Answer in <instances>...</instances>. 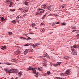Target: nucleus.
I'll return each mask as SVG.
<instances>
[{
    "instance_id": "obj_29",
    "label": "nucleus",
    "mask_w": 79,
    "mask_h": 79,
    "mask_svg": "<svg viewBox=\"0 0 79 79\" xmlns=\"http://www.w3.org/2000/svg\"><path fill=\"white\" fill-rule=\"evenodd\" d=\"M29 45H30V46H32L33 47V45H34V44H29Z\"/></svg>"
},
{
    "instance_id": "obj_2",
    "label": "nucleus",
    "mask_w": 79,
    "mask_h": 79,
    "mask_svg": "<svg viewBox=\"0 0 79 79\" xmlns=\"http://www.w3.org/2000/svg\"><path fill=\"white\" fill-rule=\"evenodd\" d=\"M71 50L72 51V53L73 54V55H77V52L75 51L74 49H73V48H71Z\"/></svg>"
},
{
    "instance_id": "obj_39",
    "label": "nucleus",
    "mask_w": 79,
    "mask_h": 79,
    "mask_svg": "<svg viewBox=\"0 0 79 79\" xmlns=\"http://www.w3.org/2000/svg\"><path fill=\"white\" fill-rule=\"evenodd\" d=\"M23 16H27V14H25L23 15Z\"/></svg>"
},
{
    "instance_id": "obj_10",
    "label": "nucleus",
    "mask_w": 79,
    "mask_h": 79,
    "mask_svg": "<svg viewBox=\"0 0 79 79\" xmlns=\"http://www.w3.org/2000/svg\"><path fill=\"white\" fill-rule=\"evenodd\" d=\"M77 48V45L76 44H75L73 45V46L71 48H73V49H74V48Z\"/></svg>"
},
{
    "instance_id": "obj_40",
    "label": "nucleus",
    "mask_w": 79,
    "mask_h": 79,
    "mask_svg": "<svg viewBox=\"0 0 79 79\" xmlns=\"http://www.w3.org/2000/svg\"><path fill=\"white\" fill-rule=\"evenodd\" d=\"M19 10H21H21H23V9H22V8H19Z\"/></svg>"
},
{
    "instance_id": "obj_44",
    "label": "nucleus",
    "mask_w": 79,
    "mask_h": 79,
    "mask_svg": "<svg viewBox=\"0 0 79 79\" xmlns=\"http://www.w3.org/2000/svg\"><path fill=\"white\" fill-rule=\"evenodd\" d=\"M12 4H13V3H12V2H10V5H12Z\"/></svg>"
},
{
    "instance_id": "obj_24",
    "label": "nucleus",
    "mask_w": 79,
    "mask_h": 79,
    "mask_svg": "<svg viewBox=\"0 0 79 79\" xmlns=\"http://www.w3.org/2000/svg\"><path fill=\"white\" fill-rule=\"evenodd\" d=\"M57 63H58L57 64V65H59V66H60V64H61V62H58Z\"/></svg>"
},
{
    "instance_id": "obj_12",
    "label": "nucleus",
    "mask_w": 79,
    "mask_h": 79,
    "mask_svg": "<svg viewBox=\"0 0 79 79\" xmlns=\"http://www.w3.org/2000/svg\"><path fill=\"white\" fill-rule=\"evenodd\" d=\"M15 47H18L19 48H23L22 46H21V47H19V46L18 44L16 45H15Z\"/></svg>"
},
{
    "instance_id": "obj_30",
    "label": "nucleus",
    "mask_w": 79,
    "mask_h": 79,
    "mask_svg": "<svg viewBox=\"0 0 79 79\" xmlns=\"http://www.w3.org/2000/svg\"><path fill=\"white\" fill-rule=\"evenodd\" d=\"M2 48H4V49H6V46H2Z\"/></svg>"
},
{
    "instance_id": "obj_47",
    "label": "nucleus",
    "mask_w": 79,
    "mask_h": 79,
    "mask_svg": "<svg viewBox=\"0 0 79 79\" xmlns=\"http://www.w3.org/2000/svg\"><path fill=\"white\" fill-rule=\"evenodd\" d=\"M56 24H60V22H57Z\"/></svg>"
},
{
    "instance_id": "obj_36",
    "label": "nucleus",
    "mask_w": 79,
    "mask_h": 79,
    "mask_svg": "<svg viewBox=\"0 0 79 79\" xmlns=\"http://www.w3.org/2000/svg\"><path fill=\"white\" fill-rule=\"evenodd\" d=\"M29 45V44H26L24 46V47H27V46H28Z\"/></svg>"
},
{
    "instance_id": "obj_42",
    "label": "nucleus",
    "mask_w": 79,
    "mask_h": 79,
    "mask_svg": "<svg viewBox=\"0 0 79 79\" xmlns=\"http://www.w3.org/2000/svg\"><path fill=\"white\" fill-rule=\"evenodd\" d=\"M41 25H45V23H41Z\"/></svg>"
},
{
    "instance_id": "obj_1",
    "label": "nucleus",
    "mask_w": 79,
    "mask_h": 79,
    "mask_svg": "<svg viewBox=\"0 0 79 79\" xmlns=\"http://www.w3.org/2000/svg\"><path fill=\"white\" fill-rule=\"evenodd\" d=\"M28 70H31V69H32L34 74H36L37 75H38V74H39V73H38L37 72H36V70L33 68L31 69V68H28Z\"/></svg>"
},
{
    "instance_id": "obj_54",
    "label": "nucleus",
    "mask_w": 79,
    "mask_h": 79,
    "mask_svg": "<svg viewBox=\"0 0 79 79\" xmlns=\"http://www.w3.org/2000/svg\"><path fill=\"white\" fill-rule=\"evenodd\" d=\"M20 18H23V17L20 16Z\"/></svg>"
},
{
    "instance_id": "obj_37",
    "label": "nucleus",
    "mask_w": 79,
    "mask_h": 79,
    "mask_svg": "<svg viewBox=\"0 0 79 79\" xmlns=\"http://www.w3.org/2000/svg\"><path fill=\"white\" fill-rule=\"evenodd\" d=\"M16 22H17V23H19V21H18V19H16Z\"/></svg>"
},
{
    "instance_id": "obj_49",
    "label": "nucleus",
    "mask_w": 79,
    "mask_h": 79,
    "mask_svg": "<svg viewBox=\"0 0 79 79\" xmlns=\"http://www.w3.org/2000/svg\"><path fill=\"white\" fill-rule=\"evenodd\" d=\"M30 34H34V33H32V32L30 33Z\"/></svg>"
},
{
    "instance_id": "obj_5",
    "label": "nucleus",
    "mask_w": 79,
    "mask_h": 79,
    "mask_svg": "<svg viewBox=\"0 0 79 79\" xmlns=\"http://www.w3.org/2000/svg\"><path fill=\"white\" fill-rule=\"evenodd\" d=\"M52 7V6H49L48 7L46 8L45 9L46 11H48V10H51V8Z\"/></svg>"
},
{
    "instance_id": "obj_15",
    "label": "nucleus",
    "mask_w": 79,
    "mask_h": 79,
    "mask_svg": "<svg viewBox=\"0 0 79 79\" xmlns=\"http://www.w3.org/2000/svg\"><path fill=\"white\" fill-rule=\"evenodd\" d=\"M38 45L37 44H34L33 45V48H34L35 47H36V46H37Z\"/></svg>"
},
{
    "instance_id": "obj_16",
    "label": "nucleus",
    "mask_w": 79,
    "mask_h": 79,
    "mask_svg": "<svg viewBox=\"0 0 79 79\" xmlns=\"http://www.w3.org/2000/svg\"><path fill=\"white\" fill-rule=\"evenodd\" d=\"M38 69L39 71H43V68H38Z\"/></svg>"
},
{
    "instance_id": "obj_13",
    "label": "nucleus",
    "mask_w": 79,
    "mask_h": 79,
    "mask_svg": "<svg viewBox=\"0 0 79 79\" xmlns=\"http://www.w3.org/2000/svg\"><path fill=\"white\" fill-rule=\"evenodd\" d=\"M64 58L65 59H66V60H68L69 59H70V58L68 57L67 56H65V57H64Z\"/></svg>"
},
{
    "instance_id": "obj_17",
    "label": "nucleus",
    "mask_w": 79,
    "mask_h": 79,
    "mask_svg": "<svg viewBox=\"0 0 79 79\" xmlns=\"http://www.w3.org/2000/svg\"><path fill=\"white\" fill-rule=\"evenodd\" d=\"M11 23H13V24H16V21H15V20H13L12 21H11Z\"/></svg>"
},
{
    "instance_id": "obj_35",
    "label": "nucleus",
    "mask_w": 79,
    "mask_h": 79,
    "mask_svg": "<svg viewBox=\"0 0 79 79\" xmlns=\"http://www.w3.org/2000/svg\"><path fill=\"white\" fill-rule=\"evenodd\" d=\"M28 34V33L23 34V35H26V36H27V35Z\"/></svg>"
},
{
    "instance_id": "obj_20",
    "label": "nucleus",
    "mask_w": 79,
    "mask_h": 79,
    "mask_svg": "<svg viewBox=\"0 0 79 79\" xmlns=\"http://www.w3.org/2000/svg\"><path fill=\"white\" fill-rule=\"evenodd\" d=\"M47 74H48V75H50V74H51L50 72V71L47 72Z\"/></svg>"
},
{
    "instance_id": "obj_6",
    "label": "nucleus",
    "mask_w": 79,
    "mask_h": 79,
    "mask_svg": "<svg viewBox=\"0 0 79 79\" xmlns=\"http://www.w3.org/2000/svg\"><path fill=\"white\" fill-rule=\"evenodd\" d=\"M38 10L39 11L38 12H39V13H44L45 11L44 10L42 9H38Z\"/></svg>"
},
{
    "instance_id": "obj_22",
    "label": "nucleus",
    "mask_w": 79,
    "mask_h": 79,
    "mask_svg": "<svg viewBox=\"0 0 79 79\" xmlns=\"http://www.w3.org/2000/svg\"><path fill=\"white\" fill-rule=\"evenodd\" d=\"M6 3H10V1L8 0H7L6 1Z\"/></svg>"
},
{
    "instance_id": "obj_32",
    "label": "nucleus",
    "mask_w": 79,
    "mask_h": 79,
    "mask_svg": "<svg viewBox=\"0 0 79 79\" xmlns=\"http://www.w3.org/2000/svg\"><path fill=\"white\" fill-rule=\"evenodd\" d=\"M20 39H26V38H23V37H20Z\"/></svg>"
},
{
    "instance_id": "obj_58",
    "label": "nucleus",
    "mask_w": 79,
    "mask_h": 79,
    "mask_svg": "<svg viewBox=\"0 0 79 79\" xmlns=\"http://www.w3.org/2000/svg\"><path fill=\"white\" fill-rule=\"evenodd\" d=\"M29 52H32V51H29Z\"/></svg>"
},
{
    "instance_id": "obj_7",
    "label": "nucleus",
    "mask_w": 79,
    "mask_h": 79,
    "mask_svg": "<svg viewBox=\"0 0 79 79\" xmlns=\"http://www.w3.org/2000/svg\"><path fill=\"white\" fill-rule=\"evenodd\" d=\"M21 53V51L20 50L18 49L16 52V54L17 55H19Z\"/></svg>"
},
{
    "instance_id": "obj_52",
    "label": "nucleus",
    "mask_w": 79,
    "mask_h": 79,
    "mask_svg": "<svg viewBox=\"0 0 79 79\" xmlns=\"http://www.w3.org/2000/svg\"><path fill=\"white\" fill-rule=\"evenodd\" d=\"M28 50H29V49H27L26 50V51L27 52V51H28Z\"/></svg>"
},
{
    "instance_id": "obj_61",
    "label": "nucleus",
    "mask_w": 79,
    "mask_h": 79,
    "mask_svg": "<svg viewBox=\"0 0 79 79\" xmlns=\"http://www.w3.org/2000/svg\"><path fill=\"white\" fill-rule=\"evenodd\" d=\"M6 18H5V19H4V20H5V19H6Z\"/></svg>"
},
{
    "instance_id": "obj_28",
    "label": "nucleus",
    "mask_w": 79,
    "mask_h": 79,
    "mask_svg": "<svg viewBox=\"0 0 79 79\" xmlns=\"http://www.w3.org/2000/svg\"><path fill=\"white\" fill-rule=\"evenodd\" d=\"M65 5V4H64L62 6V8H64V6Z\"/></svg>"
},
{
    "instance_id": "obj_53",
    "label": "nucleus",
    "mask_w": 79,
    "mask_h": 79,
    "mask_svg": "<svg viewBox=\"0 0 79 79\" xmlns=\"http://www.w3.org/2000/svg\"><path fill=\"white\" fill-rule=\"evenodd\" d=\"M53 32H51L50 33V34H52Z\"/></svg>"
},
{
    "instance_id": "obj_3",
    "label": "nucleus",
    "mask_w": 79,
    "mask_h": 79,
    "mask_svg": "<svg viewBox=\"0 0 79 79\" xmlns=\"http://www.w3.org/2000/svg\"><path fill=\"white\" fill-rule=\"evenodd\" d=\"M23 10L24 13H26V12H27V11H28V8L27 7L23 8Z\"/></svg>"
},
{
    "instance_id": "obj_27",
    "label": "nucleus",
    "mask_w": 79,
    "mask_h": 79,
    "mask_svg": "<svg viewBox=\"0 0 79 79\" xmlns=\"http://www.w3.org/2000/svg\"><path fill=\"white\" fill-rule=\"evenodd\" d=\"M45 16H46V15H44L43 16V17H42V19H44V18H45Z\"/></svg>"
},
{
    "instance_id": "obj_8",
    "label": "nucleus",
    "mask_w": 79,
    "mask_h": 79,
    "mask_svg": "<svg viewBox=\"0 0 79 79\" xmlns=\"http://www.w3.org/2000/svg\"><path fill=\"white\" fill-rule=\"evenodd\" d=\"M18 72V71L16 69H13L12 73H16Z\"/></svg>"
},
{
    "instance_id": "obj_45",
    "label": "nucleus",
    "mask_w": 79,
    "mask_h": 79,
    "mask_svg": "<svg viewBox=\"0 0 79 79\" xmlns=\"http://www.w3.org/2000/svg\"><path fill=\"white\" fill-rule=\"evenodd\" d=\"M4 19V18H3V17H2V18H1V19H2V20Z\"/></svg>"
},
{
    "instance_id": "obj_26",
    "label": "nucleus",
    "mask_w": 79,
    "mask_h": 79,
    "mask_svg": "<svg viewBox=\"0 0 79 79\" xmlns=\"http://www.w3.org/2000/svg\"><path fill=\"white\" fill-rule=\"evenodd\" d=\"M61 24L62 26H63V25H65V24H66V23H62Z\"/></svg>"
},
{
    "instance_id": "obj_4",
    "label": "nucleus",
    "mask_w": 79,
    "mask_h": 79,
    "mask_svg": "<svg viewBox=\"0 0 79 79\" xmlns=\"http://www.w3.org/2000/svg\"><path fill=\"white\" fill-rule=\"evenodd\" d=\"M71 72L70 70H68L66 71V72L64 73V74L65 76H67V75H69V73Z\"/></svg>"
},
{
    "instance_id": "obj_41",
    "label": "nucleus",
    "mask_w": 79,
    "mask_h": 79,
    "mask_svg": "<svg viewBox=\"0 0 79 79\" xmlns=\"http://www.w3.org/2000/svg\"><path fill=\"white\" fill-rule=\"evenodd\" d=\"M57 79H64V78H57Z\"/></svg>"
},
{
    "instance_id": "obj_11",
    "label": "nucleus",
    "mask_w": 79,
    "mask_h": 79,
    "mask_svg": "<svg viewBox=\"0 0 79 79\" xmlns=\"http://www.w3.org/2000/svg\"><path fill=\"white\" fill-rule=\"evenodd\" d=\"M41 7L42 8H44L45 9L47 8V6L46 5H43L41 6Z\"/></svg>"
},
{
    "instance_id": "obj_48",
    "label": "nucleus",
    "mask_w": 79,
    "mask_h": 79,
    "mask_svg": "<svg viewBox=\"0 0 79 79\" xmlns=\"http://www.w3.org/2000/svg\"><path fill=\"white\" fill-rule=\"evenodd\" d=\"M55 16H58V15H55Z\"/></svg>"
},
{
    "instance_id": "obj_50",
    "label": "nucleus",
    "mask_w": 79,
    "mask_h": 79,
    "mask_svg": "<svg viewBox=\"0 0 79 79\" xmlns=\"http://www.w3.org/2000/svg\"><path fill=\"white\" fill-rule=\"evenodd\" d=\"M35 77H38V76H37V75H35Z\"/></svg>"
},
{
    "instance_id": "obj_46",
    "label": "nucleus",
    "mask_w": 79,
    "mask_h": 79,
    "mask_svg": "<svg viewBox=\"0 0 79 79\" xmlns=\"http://www.w3.org/2000/svg\"><path fill=\"white\" fill-rule=\"evenodd\" d=\"M77 47L78 48H79V44L77 45Z\"/></svg>"
},
{
    "instance_id": "obj_21",
    "label": "nucleus",
    "mask_w": 79,
    "mask_h": 79,
    "mask_svg": "<svg viewBox=\"0 0 79 79\" xmlns=\"http://www.w3.org/2000/svg\"><path fill=\"white\" fill-rule=\"evenodd\" d=\"M9 72H11V73H12L13 72V69H9Z\"/></svg>"
},
{
    "instance_id": "obj_14",
    "label": "nucleus",
    "mask_w": 79,
    "mask_h": 79,
    "mask_svg": "<svg viewBox=\"0 0 79 79\" xmlns=\"http://www.w3.org/2000/svg\"><path fill=\"white\" fill-rule=\"evenodd\" d=\"M19 76H21V75H22V72H19Z\"/></svg>"
},
{
    "instance_id": "obj_51",
    "label": "nucleus",
    "mask_w": 79,
    "mask_h": 79,
    "mask_svg": "<svg viewBox=\"0 0 79 79\" xmlns=\"http://www.w3.org/2000/svg\"><path fill=\"white\" fill-rule=\"evenodd\" d=\"M11 61H15V60H11Z\"/></svg>"
},
{
    "instance_id": "obj_31",
    "label": "nucleus",
    "mask_w": 79,
    "mask_h": 79,
    "mask_svg": "<svg viewBox=\"0 0 79 79\" xmlns=\"http://www.w3.org/2000/svg\"><path fill=\"white\" fill-rule=\"evenodd\" d=\"M12 34H13V33L12 32H8V34H9V35H11Z\"/></svg>"
},
{
    "instance_id": "obj_56",
    "label": "nucleus",
    "mask_w": 79,
    "mask_h": 79,
    "mask_svg": "<svg viewBox=\"0 0 79 79\" xmlns=\"http://www.w3.org/2000/svg\"><path fill=\"white\" fill-rule=\"evenodd\" d=\"M1 49H2V50H4L5 49H4L3 48H1Z\"/></svg>"
},
{
    "instance_id": "obj_18",
    "label": "nucleus",
    "mask_w": 79,
    "mask_h": 79,
    "mask_svg": "<svg viewBox=\"0 0 79 79\" xmlns=\"http://www.w3.org/2000/svg\"><path fill=\"white\" fill-rule=\"evenodd\" d=\"M31 26L32 27H34V26H35V23H32L31 24Z\"/></svg>"
},
{
    "instance_id": "obj_59",
    "label": "nucleus",
    "mask_w": 79,
    "mask_h": 79,
    "mask_svg": "<svg viewBox=\"0 0 79 79\" xmlns=\"http://www.w3.org/2000/svg\"><path fill=\"white\" fill-rule=\"evenodd\" d=\"M35 29H37V27H35Z\"/></svg>"
},
{
    "instance_id": "obj_62",
    "label": "nucleus",
    "mask_w": 79,
    "mask_h": 79,
    "mask_svg": "<svg viewBox=\"0 0 79 79\" xmlns=\"http://www.w3.org/2000/svg\"><path fill=\"white\" fill-rule=\"evenodd\" d=\"M74 31H76V30H75L74 31H73V32H74Z\"/></svg>"
},
{
    "instance_id": "obj_33",
    "label": "nucleus",
    "mask_w": 79,
    "mask_h": 79,
    "mask_svg": "<svg viewBox=\"0 0 79 79\" xmlns=\"http://www.w3.org/2000/svg\"><path fill=\"white\" fill-rule=\"evenodd\" d=\"M38 14H40V13H39V12H38L35 15H36V16H37Z\"/></svg>"
},
{
    "instance_id": "obj_64",
    "label": "nucleus",
    "mask_w": 79,
    "mask_h": 79,
    "mask_svg": "<svg viewBox=\"0 0 79 79\" xmlns=\"http://www.w3.org/2000/svg\"><path fill=\"white\" fill-rule=\"evenodd\" d=\"M31 50H33V49H32Z\"/></svg>"
},
{
    "instance_id": "obj_9",
    "label": "nucleus",
    "mask_w": 79,
    "mask_h": 79,
    "mask_svg": "<svg viewBox=\"0 0 79 79\" xmlns=\"http://www.w3.org/2000/svg\"><path fill=\"white\" fill-rule=\"evenodd\" d=\"M4 70L8 73H9L10 74H11V72H10V71H9V69H4Z\"/></svg>"
},
{
    "instance_id": "obj_57",
    "label": "nucleus",
    "mask_w": 79,
    "mask_h": 79,
    "mask_svg": "<svg viewBox=\"0 0 79 79\" xmlns=\"http://www.w3.org/2000/svg\"><path fill=\"white\" fill-rule=\"evenodd\" d=\"M18 78V77H16L15 79H17Z\"/></svg>"
},
{
    "instance_id": "obj_25",
    "label": "nucleus",
    "mask_w": 79,
    "mask_h": 79,
    "mask_svg": "<svg viewBox=\"0 0 79 79\" xmlns=\"http://www.w3.org/2000/svg\"><path fill=\"white\" fill-rule=\"evenodd\" d=\"M19 18V15H18L17 17L16 18V19H18Z\"/></svg>"
},
{
    "instance_id": "obj_34",
    "label": "nucleus",
    "mask_w": 79,
    "mask_h": 79,
    "mask_svg": "<svg viewBox=\"0 0 79 79\" xmlns=\"http://www.w3.org/2000/svg\"><path fill=\"white\" fill-rule=\"evenodd\" d=\"M53 65V66H55V67L58 66V64H54Z\"/></svg>"
},
{
    "instance_id": "obj_19",
    "label": "nucleus",
    "mask_w": 79,
    "mask_h": 79,
    "mask_svg": "<svg viewBox=\"0 0 79 79\" xmlns=\"http://www.w3.org/2000/svg\"><path fill=\"white\" fill-rule=\"evenodd\" d=\"M5 64H6L7 65H11V64H10V63H5Z\"/></svg>"
},
{
    "instance_id": "obj_60",
    "label": "nucleus",
    "mask_w": 79,
    "mask_h": 79,
    "mask_svg": "<svg viewBox=\"0 0 79 79\" xmlns=\"http://www.w3.org/2000/svg\"><path fill=\"white\" fill-rule=\"evenodd\" d=\"M48 58H50V57H49V56H48Z\"/></svg>"
},
{
    "instance_id": "obj_55",
    "label": "nucleus",
    "mask_w": 79,
    "mask_h": 79,
    "mask_svg": "<svg viewBox=\"0 0 79 79\" xmlns=\"http://www.w3.org/2000/svg\"><path fill=\"white\" fill-rule=\"evenodd\" d=\"M9 6L10 7H11V5L10 4V5H9Z\"/></svg>"
},
{
    "instance_id": "obj_23",
    "label": "nucleus",
    "mask_w": 79,
    "mask_h": 79,
    "mask_svg": "<svg viewBox=\"0 0 79 79\" xmlns=\"http://www.w3.org/2000/svg\"><path fill=\"white\" fill-rule=\"evenodd\" d=\"M10 11H15V9H13V10L10 9Z\"/></svg>"
},
{
    "instance_id": "obj_43",
    "label": "nucleus",
    "mask_w": 79,
    "mask_h": 79,
    "mask_svg": "<svg viewBox=\"0 0 79 79\" xmlns=\"http://www.w3.org/2000/svg\"><path fill=\"white\" fill-rule=\"evenodd\" d=\"M24 53H27V51H25L24 52Z\"/></svg>"
},
{
    "instance_id": "obj_38",
    "label": "nucleus",
    "mask_w": 79,
    "mask_h": 79,
    "mask_svg": "<svg viewBox=\"0 0 79 79\" xmlns=\"http://www.w3.org/2000/svg\"><path fill=\"white\" fill-rule=\"evenodd\" d=\"M30 39H31V38L29 37H28L27 38V40H30Z\"/></svg>"
},
{
    "instance_id": "obj_63",
    "label": "nucleus",
    "mask_w": 79,
    "mask_h": 79,
    "mask_svg": "<svg viewBox=\"0 0 79 79\" xmlns=\"http://www.w3.org/2000/svg\"><path fill=\"white\" fill-rule=\"evenodd\" d=\"M42 29H44V28H42Z\"/></svg>"
}]
</instances>
